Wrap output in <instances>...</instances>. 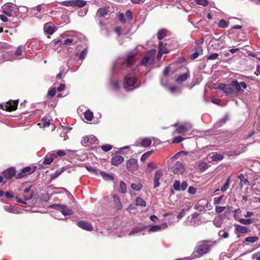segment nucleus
Instances as JSON below:
<instances>
[{
  "instance_id": "nucleus-1",
  "label": "nucleus",
  "mask_w": 260,
  "mask_h": 260,
  "mask_svg": "<svg viewBox=\"0 0 260 260\" xmlns=\"http://www.w3.org/2000/svg\"><path fill=\"white\" fill-rule=\"evenodd\" d=\"M8 47L9 45L6 44L0 46V50H2V53L0 56V63L15 59L11 48Z\"/></svg>"
},
{
  "instance_id": "nucleus-2",
  "label": "nucleus",
  "mask_w": 260,
  "mask_h": 260,
  "mask_svg": "<svg viewBox=\"0 0 260 260\" xmlns=\"http://www.w3.org/2000/svg\"><path fill=\"white\" fill-rule=\"evenodd\" d=\"M140 83L136 80V78L132 75H127L125 77L124 87L128 90L134 89L139 87Z\"/></svg>"
},
{
  "instance_id": "nucleus-3",
  "label": "nucleus",
  "mask_w": 260,
  "mask_h": 260,
  "mask_svg": "<svg viewBox=\"0 0 260 260\" xmlns=\"http://www.w3.org/2000/svg\"><path fill=\"white\" fill-rule=\"evenodd\" d=\"M210 249V246L204 242H199L196 248L194 255L196 257H200L207 253Z\"/></svg>"
},
{
  "instance_id": "nucleus-4",
  "label": "nucleus",
  "mask_w": 260,
  "mask_h": 260,
  "mask_svg": "<svg viewBox=\"0 0 260 260\" xmlns=\"http://www.w3.org/2000/svg\"><path fill=\"white\" fill-rule=\"evenodd\" d=\"M156 51L155 49L150 50L142 59L141 64L143 66L152 64L153 63Z\"/></svg>"
},
{
  "instance_id": "nucleus-5",
  "label": "nucleus",
  "mask_w": 260,
  "mask_h": 260,
  "mask_svg": "<svg viewBox=\"0 0 260 260\" xmlns=\"http://www.w3.org/2000/svg\"><path fill=\"white\" fill-rule=\"evenodd\" d=\"M16 9V6L12 3H7L2 7L3 13L8 16H12L15 15Z\"/></svg>"
},
{
  "instance_id": "nucleus-6",
  "label": "nucleus",
  "mask_w": 260,
  "mask_h": 260,
  "mask_svg": "<svg viewBox=\"0 0 260 260\" xmlns=\"http://www.w3.org/2000/svg\"><path fill=\"white\" fill-rule=\"evenodd\" d=\"M51 208L59 210L63 215H70L73 213V210L68 208L66 205L58 204H53L51 206Z\"/></svg>"
},
{
  "instance_id": "nucleus-7",
  "label": "nucleus",
  "mask_w": 260,
  "mask_h": 260,
  "mask_svg": "<svg viewBox=\"0 0 260 260\" xmlns=\"http://www.w3.org/2000/svg\"><path fill=\"white\" fill-rule=\"evenodd\" d=\"M172 171L176 174H183L185 169L182 162L177 161L172 167Z\"/></svg>"
},
{
  "instance_id": "nucleus-8",
  "label": "nucleus",
  "mask_w": 260,
  "mask_h": 260,
  "mask_svg": "<svg viewBox=\"0 0 260 260\" xmlns=\"http://www.w3.org/2000/svg\"><path fill=\"white\" fill-rule=\"evenodd\" d=\"M192 127L191 124L189 122H185L179 125L176 129L177 134H182L186 132Z\"/></svg>"
},
{
  "instance_id": "nucleus-9",
  "label": "nucleus",
  "mask_w": 260,
  "mask_h": 260,
  "mask_svg": "<svg viewBox=\"0 0 260 260\" xmlns=\"http://www.w3.org/2000/svg\"><path fill=\"white\" fill-rule=\"evenodd\" d=\"M126 168L131 171L137 170L139 168L137 160L135 158L128 159L126 162Z\"/></svg>"
},
{
  "instance_id": "nucleus-10",
  "label": "nucleus",
  "mask_w": 260,
  "mask_h": 260,
  "mask_svg": "<svg viewBox=\"0 0 260 260\" xmlns=\"http://www.w3.org/2000/svg\"><path fill=\"white\" fill-rule=\"evenodd\" d=\"M35 171L34 169H32L30 167H26L23 168L21 172L16 175V178H21L27 175L31 174Z\"/></svg>"
},
{
  "instance_id": "nucleus-11",
  "label": "nucleus",
  "mask_w": 260,
  "mask_h": 260,
  "mask_svg": "<svg viewBox=\"0 0 260 260\" xmlns=\"http://www.w3.org/2000/svg\"><path fill=\"white\" fill-rule=\"evenodd\" d=\"M219 88L222 89L226 94H232L235 93L234 90L233 81L230 84H221Z\"/></svg>"
},
{
  "instance_id": "nucleus-12",
  "label": "nucleus",
  "mask_w": 260,
  "mask_h": 260,
  "mask_svg": "<svg viewBox=\"0 0 260 260\" xmlns=\"http://www.w3.org/2000/svg\"><path fill=\"white\" fill-rule=\"evenodd\" d=\"M18 102L16 101H10L7 103L6 105L2 106V108L8 111H12L17 109Z\"/></svg>"
},
{
  "instance_id": "nucleus-13",
  "label": "nucleus",
  "mask_w": 260,
  "mask_h": 260,
  "mask_svg": "<svg viewBox=\"0 0 260 260\" xmlns=\"http://www.w3.org/2000/svg\"><path fill=\"white\" fill-rule=\"evenodd\" d=\"M187 183L186 181H183L181 184L179 180H176L173 184V188L177 191H184L187 187Z\"/></svg>"
},
{
  "instance_id": "nucleus-14",
  "label": "nucleus",
  "mask_w": 260,
  "mask_h": 260,
  "mask_svg": "<svg viewBox=\"0 0 260 260\" xmlns=\"http://www.w3.org/2000/svg\"><path fill=\"white\" fill-rule=\"evenodd\" d=\"M43 29L46 34L51 35L55 31V27L52 23L48 22L45 24Z\"/></svg>"
},
{
  "instance_id": "nucleus-15",
  "label": "nucleus",
  "mask_w": 260,
  "mask_h": 260,
  "mask_svg": "<svg viewBox=\"0 0 260 260\" xmlns=\"http://www.w3.org/2000/svg\"><path fill=\"white\" fill-rule=\"evenodd\" d=\"M135 55L132 53H130L127 56L125 62L122 64V68L130 67L131 65L135 62Z\"/></svg>"
},
{
  "instance_id": "nucleus-16",
  "label": "nucleus",
  "mask_w": 260,
  "mask_h": 260,
  "mask_svg": "<svg viewBox=\"0 0 260 260\" xmlns=\"http://www.w3.org/2000/svg\"><path fill=\"white\" fill-rule=\"evenodd\" d=\"M55 158V153L54 152H51L48 153L43 160V164L45 165H50L54 160Z\"/></svg>"
},
{
  "instance_id": "nucleus-17",
  "label": "nucleus",
  "mask_w": 260,
  "mask_h": 260,
  "mask_svg": "<svg viewBox=\"0 0 260 260\" xmlns=\"http://www.w3.org/2000/svg\"><path fill=\"white\" fill-rule=\"evenodd\" d=\"M77 225L79 227L87 231H91L93 229L92 225L88 222L85 221H78Z\"/></svg>"
},
{
  "instance_id": "nucleus-18",
  "label": "nucleus",
  "mask_w": 260,
  "mask_h": 260,
  "mask_svg": "<svg viewBox=\"0 0 260 260\" xmlns=\"http://www.w3.org/2000/svg\"><path fill=\"white\" fill-rule=\"evenodd\" d=\"M234 92L236 91H239L242 88L245 89L247 87L246 84L244 82L239 83L237 80L233 81Z\"/></svg>"
},
{
  "instance_id": "nucleus-19",
  "label": "nucleus",
  "mask_w": 260,
  "mask_h": 260,
  "mask_svg": "<svg viewBox=\"0 0 260 260\" xmlns=\"http://www.w3.org/2000/svg\"><path fill=\"white\" fill-rule=\"evenodd\" d=\"M162 176V172L160 170H157L156 171L154 177V187L156 188L160 185L159 180Z\"/></svg>"
},
{
  "instance_id": "nucleus-20",
  "label": "nucleus",
  "mask_w": 260,
  "mask_h": 260,
  "mask_svg": "<svg viewBox=\"0 0 260 260\" xmlns=\"http://www.w3.org/2000/svg\"><path fill=\"white\" fill-rule=\"evenodd\" d=\"M16 174V171L14 168H11L3 172L4 176L7 179H10Z\"/></svg>"
},
{
  "instance_id": "nucleus-21",
  "label": "nucleus",
  "mask_w": 260,
  "mask_h": 260,
  "mask_svg": "<svg viewBox=\"0 0 260 260\" xmlns=\"http://www.w3.org/2000/svg\"><path fill=\"white\" fill-rule=\"evenodd\" d=\"M124 160V158L120 155L114 156L111 159V164L114 166H118L121 164Z\"/></svg>"
},
{
  "instance_id": "nucleus-22",
  "label": "nucleus",
  "mask_w": 260,
  "mask_h": 260,
  "mask_svg": "<svg viewBox=\"0 0 260 260\" xmlns=\"http://www.w3.org/2000/svg\"><path fill=\"white\" fill-rule=\"evenodd\" d=\"M4 209L5 211L9 213L13 214L20 213L19 210L18 209L15 208L14 207L11 205L4 206Z\"/></svg>"
},
{
  "instance_id": "nucleus-23",
  "label": "nucleus",
  "mask_w": 260,
  "mask_h": 260,
  "mask_svg": "<svg viewBox=\"0 0 260 260\" xmlns=\"http://www.w3.org/2000/svg\"><path fill=\"white\" fill-rule=\"evenodd\" d=\"M114 30L118 36H120L127 34L130 31L131 28L127 27L126 29H124L121 26H117L115 28Z\"/></svg>"
},
{
  "instance_id": "nucleus-24",
  "label": "nucleus",
  "mask_w": 260,
  "mask_h": 260,
  "mask_svg": "<svg viewBox=\"0 0 260 260\" xmlns=\"http://www.w3.org/2000/svg\"><path fill=\"white\" fill-rule=\"evenodd\" d=\"M234 226H235V231L238 233H247L248 232V229L246 226L237 224H235Z\"/></svg>"
},
{
  "instance_id": "nucleus-25",
  "label": "nucleus",
  "mask_w": 260,
  "mask_h": 260,
  "mask_svg": "<svg viewBox=\"0 0 260 260\" xmlns=\"http://www.w3.org/2000/svg\"><path fill=\"white\" fill-rule=\"evenodd\" d=\"M239 179L240 180V185L241 187L242 188L243 186H249L250 183L247 179L245 178V176L243 174H241L238 176Z\"/></svg>"
},
{
  "instance_id": "nucleus-26",
  "label": "nucleus",
  "mask_w": 260,
  "mask_h": 260,
  "mask_svg": "<svg viewBox=\"0 0 260 260\" xmlns=\"http://www.w3.org/2000/svg\"><path fill=\"white\" fill-rule=\"evenodd\" d=\"M152 140L149 138H145L141 140L140 146L147 147L151 145Z\"/></svg>"
},
{
  "instance_id": "nucleus-27",
  "label": "nucleus",
  "mask_w": 260,
  "mask_h": 260,
  "mask_svg": "<svg viewBox=\"0 0 260 260\" xmlns=\"http://www.w3.org/2000/svg\"><path fill=\"white\" fill-rule=\"evenodd\" d=\"M70 3H71L73 6L81 8L86 5V2L83 0H72Z\"/></svg>"
},
{
  "instance_id": "nucleus-28",
  "label": "nucleus",
  "mask_w": 260,
  "mask_h": 260,
  "mask_svg": "<svg viewBox=\"0 0 260 260\" xmlns=\"http://www.w3.org/2000/svg\"><path fill=\"white\" fill-rule=\"evenodd\" d=\"M189 77V73H186L179 76L176 80V82L178 83H182L185 82Z\"/></svg>"
},
{
  "instance_id": "nucleus-29",
  "label": "nucleus",
  "mask_w": 260,
  "mask_h": 260,
  "mask_svg": "<svg viewBox=\"0 0 260 260\" xmlns=\"http://www.w3.org/2000/svg\"><path fill=\"white\" fill-rule=\"evenodd\" d=\"M145 229V226H138L135 227L133 230L129 233V236L134 235L138 233H140Z\"/></svg>"
},
{
  "instance_id": "nucleus-30",
  "label": "nucleus",
  "mask_w": 260,
  "mask_h": 260,
  "mask_svg": "<svg viewBox=\"0 0 260 260\" xmlns=\"http://www.w3.org/2000/svg\"><path fill=\"white\" fill-rule=\"evenodd\" d=\"M108 14V9L106 8H100L98 10L97 16L104 17Z\"/></svg>"
},
{
  "instance_id": "nucleus-31",
  "label": "nucleus",
  "mask_w": 260,
  "mask_h": 260,
  "mask_svg": "<svg viewBox=\"0 0 260 260\" xmlns=\"http://www.w3.org/2000/svg\"><path fill=\"white\" fill-rule=\"evenodd\" d=\"M118 19L120 21L122 22L123 24H126V27L131 28V25L129 21H126V20L124 18V15L123 13H120L118 15Z\"/></svg>"
},
{
  "instance_id": "nucleus-32",
  "label": "nucleus",
  "mask_w": 260,
  "mask_h": 260,
  "mask_svg": "<svg viewBox=\"0 0 260 260\" xmlns=\"http://www.w3.org/2000/svg\"><path fill=\"white\" fill-rule=\"evenodd\" d=\"M76 42H77V39H76V37H73L71 38L67 39L65 40L63 44L67 45V46H71V45H74Z\"/></svg>"
},
{
  "instance_id": "nucleus-33",
  "label": "nucleus",
  "mask_w": 260,
  "mask_h": 260,
  "mask_svg": "<svg viewBox=\"0 0 260 260\" xmlns=\"http://www.w3.org/2000/svg\"><path fill=\"white\" fill-rule=\"evenodd\" d=\"M113 198L116 208L118 209H120L122 207V205L118 196L116 194H114L113 196Z\"/></svg>"
},
{
  "instance_id": "nucleus-34",
  "label": "nucleus",
  "mask_w": 260,
  "mask_h": 260,
  "mask_svg": "<svg viewBox=\"0 0 260 260\" xmlns=\"http://www.w3.org/2000/svg\"><path fill=\"white\" fill-rule=\"evenodd\" d=\"M159 51L163 53H167L169 50L166 48V44H163L162 42L159 43Z\"/></svg>"
},
{
  "instance_id": "nucleus-35",
  "label": "nucleus",
  "mask_w": 260,
  "mask_h": 260,
  "mask_svg": "<svg viewBox=\"0 0 260 260\" xmlns=\"http://www.w3.org/2000/svg\"><path fill=\"white\" fill-rule=\"evenodd\" d=\"M202 53V47L199 46L197 48V51H196L194 53L191 55L190 58L191 59H195L197 58L201 53Z\"/></svg>"
},
{
  "instance_id": "nucleus-36",
  "label": "nucleus",
  "mask_w": 260,
  "mask_h": 260,
  "mask_svg": "<svg viewBox=\"0 0 260 260\" xmlns=\"http://www.w3.org/2000/svg\"><path fill=\"white\" fill-rule=\"evenodd\" d=\"M136 205L137 206L146 207V203L142 198L141 197H137L136 199Z\"/></svg>"
},
{
  "instance_id": "nucleus-37",
  "label": "nucleus",
  "mask_w": 260,
  "mask_h": 260,
  "mask_svg": "<svg viewBox=\"0 0 260 260\" xmlns=\"http://www.w3.org/2000/svg\"><path fill=\"white\" fill-rule=\"evenodd\" d=\"M87 139L88 140L89 145H91V144L98 143V140L94 136L90 135L89 136H87Z\"/></svg>"
},
{
  "instance_id": "nucleus-38",
  "label": "nucleus",
  "mask_w": 260,
  "mask_h": 260,
  "mask_svg": "<svg viewBox=\"0 0 260 260\" xmlns=\"http://www.w3.org/2000/svg\"><path fill=\"white\" fill-rule=\"evenodd\" d=\"M93 113L89 110H86L84 112V118L88 121H91L93 118Z\"/></svg>"
},
{
  "instance_id": "nucleus-39",
  "label": "nucleus",
  "mask_w": 260,
  "mask_h": 260,
  "mask_svg": "<svg viewBox=\"0 0 260 260\" xmlns=\"http://www.w3.org/2000/svg\"><path fill=\"white\" fill-rule=\"evenodd\" d=\"M100 174L103 179L106 181L113 180V176L104 172H100Z\"/></svg>"
},
{
  "instance_id": "nucleus-40",
  "label": "nucleus",
  "mask_w": 260,
  "mask_h": 260,
  "mask_svg": "<svg viewBox=\"0 0 260 260\" xmlns=\"http://www.w3.org/2000/svg\"><path fill=\"white\" fill-rule=\"evenodd\" d=\"M211 158L213 160L219 161V160H221L223 159V155L220 154H218L217 153H213V155L211 156Z\"/></svg>"
},
{
  "instance_id": "nucleus-41",
  "label": "nucleus",
  "mask_w": 260,
  "mask_h": 260,
  "mask_svg": "<svg viewBox=\"0 0 260 260\" xmlns=\"http://www.w3.org/2000/svg\"><path fill=\"white\" fill-rule=\"evenodd\" d=\"M64 168H61V169L57 170L55 171L54 174L51 175V179H54L59 176L63 171Z\"/></svg>"
},
{
  "instance_id": "nucleus-42",
  "label": "nucleus",
  "mask_w": 260,
  "mask_h": 260,
  "mask_svg": "<svg viewBox=\"0 0 260 260\" xmlns=\"http://www.w3.org/2000/svg\"><path fill=\"white\" fill-rule=\"evenodd\" d=\"M131 187L133 189L137 191L140 190L142 188V184L140 183H134L131 184Z\"/></svg>"
},
{
  "instance_id": "nucleus-43",
  "label": "nucleus",
  "mask_w": 260,
  "mask_h": 260,
  "mask_svg": "<svg viewBox=\"0 0 260 260\" xmlns=\"http://www.w3.org/2000/svg\"><path fill=\"white\" fill-rule=\"evenodd\" d=\"M166 35V31L165 29L159 30L157 34V39L159 40L162 39Z\"/></svg>"
},
{
  "instance_id": "nucleus-44",
  "label": "nucleus",
  "mask_w": 260,
  "mask_h": 260,
  "mask_svg": "<svg viewBox=\"0 0 260 260\" xmlns=\"http://www.w3.org/2000/svg\"><path fill=\"white\" fill-rule=\"evenodd\" d=\"M196 4L203 7H206L209 5L208 0H194Z\"/></svg>"
},
{
  "instance_id": "nucleus-45",
  "label": "nucleus",
  "mask_w": 260,
  "mask_h": 260,
  "mask_svg": "<svg viewBox=\"0 0 260 260\" xmlns=\"http://www.w3.org/2000/svg\"><path fill=\"white\" fill-rule=\"evenodd\" d=\"M238 221H239L241 223L245 225H249L252 222L251 219L245 218H239Z\"/></svg>"
},
{
  "instance_id": "nucleus-46",
  "label": "nucleus",
  "mask_w": 260,
  "mask_h": 260,
  "mask_svg": "<svg viewBox=\"0 0 260 260\" xmlns=\"http://www.w3.org/2000/svg\"><path fill=\"white\" fill-rule=\"evenodd\" d=\"M258 240V237L256 236L248 237L245 238V241L249 243H254Z\"/></svg>"
},
{
  "instance_id": "nucleus-47",
  "label": "nucleus",
  "mask_w": 260,
  "mask_h": 260,
  "mask_svg": "<svg viewBox=\"0 0 260 260\" xmlns=\"http://www.w3.org/2000/svg\"><path fill=\"white\" fill-rule=\"evenodd\" d=\"M229 25V22L224 19H221L219 21L218 26L220 28H225Z\"/></svg>"
},
{
  "instance_id": "nucleus-48",
  "label": "nucleus",
  "mask_w": 260,
  "mask_h": 260,
  "mask_svg": "<svg viewBox=\"0 0 260 260\" xmlns=\"http://www.w3.org/2000/svg\"><path fill=\"white\" fill-rule=\"evenodd\" d=\"M230 177H229L226 182L224 183V185L221 188L220 190L222 192H224L230 186Z\"/></svg>"
},
{
  "instance_id": "nucleus-49",
  "label": "nucleus",
  "mask_w": 260,
  "mask_h": 260,
  "mask_svg": "<svg viewBox=\"0 0 260 260\" xmlns=\"http://www.w3.org/2000/svg\"><path fill=\"white\" fill-rule=\"evenodd\" d=\"M120 191L123 193H124L126 192V184L122 182V181H121L120 182Z\"/></svg>"
},
{
  "instance_id": "nucleus-50",
  "label": "nucleus",
  "mask_w": 260,
  "mask_h": 260,
  "mask_svg": "<svg viewBox=\"0 0 260 260\" xmlns=\"http://www.w3.org/2000/svg\"><path fill=\"white\" fill-rule=\"evenodd\" d=\"M39 125L40 126L41 125H43L44 127H46V126H48L50 125L49 120H48L46 118H43L42 119V123H39Z\"/></svg>"
},
{
  "instance_id": "nucleus-51",
  "label": "nucleus",
  "mask_w": 260,
  "mask_h": 260,
  "mask_svg": "<svg viewBox=\"0 0 260 260\" xmlns=\"http://www.w3.org/2000/svg\"><path fill=\"white\" fill-rule=\"evenodd\" d=\"M152 151H148L144 153L141 157V160L142 161H145L147 158L150 156V155L152 153Z\"/></svg>"
},
{
  "instance_id": "nucleus-52",
  "label": "nucleus",
  "mask_w": 260,
  "mask_h": 260,
  "mask_svg": "<svg viewBox=\"0 0 260 260\" xmlns=\"http://www.w3.org/2000/svg\"><path fill=\"white\" fill-rule=\"evenodd\" d=\"M161 229V227L159 225H154L152 226L149 230V232H155L159 231Z\"/></svg>"
},
{
  "instance_id": "nucleus-53",
  "label": "nucleus",
  "mask_w": 260,
  "mask_h": 260,
  "mask_svg": "<svg viewBox=\"0 0 260 260\" xmlns=\"http://www.w3.org/2000/svg\"><path fill=\"white\" fill-rule=\"evenodd\" d=\"M22 48V46H20L18 47L15 54H13L15 58V56L19 57V56H20L21 55Z\"/></svg>"
},
{
  "instance_id": "nucleus-54",
  "label": "nucleus",
  "mask_w": 260,
  "mask_h": 260,
  "mask_svg": "<svg viewBox=\"0 0 260 260\" xmlns=\"http://www.w3.org/2000/svg\"><path fill=\"white\" fill-rule=\"evenodd\" d=\"M225 198L224 195H222L219 197L215 198L214 199V204H219L220 203L221 201Z\"/></svg>"
},
{
  "instance_id": "nucleus-55",
  "label": "nucleus",
  "mask_w": 260,
  "mask_h": 260,
  "mask_svg": "<svg viewBox=\"0 0 260 260\" xmlns=\"http://www.w3.org/2000/svg\"><path fill=\"white\" fill-rule=\"evenodd\" d=\"M219 236L223 238H227L229 236V233L224 231H220L219 232Z\"/></svg>"
},
{
  "instance_id": "nucleus-56",
  "label": "nucleus",
  "mask_w": 260,
  "mask_h": 260,
  "mask_svg": "<svg viewBox=\"0 0 260 260\" xmlns=\"http://www.w3.org/2000/svg\"><path fill=\"white\" fill-rule=\"evenodd\" d=\"M169 90L170 92L172 93H175L177 92H180V90L178 89L175 86H170L169 88Z\"/></svg>"
},
{
  "instance_id": "nucleus-57",
  "label": "nucleus",
  "mask_w": 260,
  "mask_h": 260,
  "mask_svg": "<svg viewBox=\"0 0 260 260\" xmlns=\"http://www.w3.org/2000/svg\"><path fill=\"white\" fill-rule=\"evenodd\" d=\"M66 154V152L64 150H59L55 153V157H62Z\"/></svg>"
},
{
  "instance_id": "nucleus-58",
  "label": "nucleus",
  "mask_w": 260,
  "mask_h": 260,
  "mask_svg": "<svg viewBox=\"0 0 260 260\" xmlns=\"http://www.w3.org/2000/svg\"><path fill=\"white\" fill-rule=\"evenodd\" d=\"M87 53V48L84 49L82 51V52L80 53L79 56V58L80 59H83L85 58L86 55Z\"/></svg>"
},
{
  "instance_id": "nucleus-59",
  "label": "nucleus",
  "mask_w": 260,
  "mask_h": 260,
  "mask_svg": "<svg viewBox=\"0 0 260 260\" xmlns=\"http://www.w3.org/2000/svg\"><path fill=\"white\" fill-rule=\"evenodd\" d=\"M111 85L112 88L115 90L119 89V86L118 82L117 81H113L111 82Z\"/></svg>"
},
{
  "instance_id": "nucleus-60",
  "label": "nucleus",
  "mask_w": 260,
  "mask_h": 260,
  "mask_svg": "<svg viewBox=\"0 0 260 260\" xmlns=\"http://www.w3.org/2000/svg\"><path fill=\"white\" fill-rule=\"evenodd\" d=\"M81 142L82 145L83 146H87L89 145L88 140L87 139V136L83 137L82 138Z\"/></svg>"
},
{
  "instance_id": "nucleus-61",
  "label": "nucleus",
  "mask_w": 260,
  "mask_h": 260,
  "mask_svg": "<svg viewBox=\"0 0 260 260\" xmlns=\"http://www.w3.org/2000/svg\"><path fill=\"white\" fill-rule=\"evenodd\" d=\"M101 148L103 150L107 152L112 148V146L110 145L106 144L103 145Z\"/></svg>"
},
{
  "instance_id": "nucleus-62",
  "label": "nucleus",
  "mask_w": 260,
  "mask_h": 260,
  "mask_svg": "<svg viewBox=\"0 0 260 260\" xmlns=\"http://www.w3.org/2000/svg\"><path fill=\"white\" fill-rule=\"evenodd\" d=\"M218 56V53H212L208 56L207 59L214 60V59H216Z\"/></svg>"
},
{
  "instance_id": "nucleus-63",
  "label": "nucleus",
  "mask_w": 260,
  "mask_h": 260,
  "mask_svg": "<svg viewBox=\"0 0 260 260\" xmlns=\"http://www.w3.org/2000/svg\"><path fill=\"white\" fill-rule=\"evenodd\" d=\"M125 17L128 19L127 21H129L132 19L133 18V14L132 12L131 11H127L125 13Z\"/></svg>"
},
{
  "instance_id": "nucleus-64",
  "label": "nucleus",
  "mask_w": 260,
  "mask_h": 260,
  "mask_svg": "<svg viewBox=\"0 0 260 260\" xmlns=\"http://www.w3.org/2000/svg\"><path fill=\"white\" fill-rule=\"evenodd\" d=\"M252 259L260 260V251L252 255Z\"/></svg>"
}]
</instances>
